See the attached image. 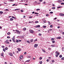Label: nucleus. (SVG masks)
Listing matches in <instances>:
<instances>
[{
	"label": "nucleus",
	"instance_id": "1",
	"mask_svg": "<svg viewBox=\"0 0 64 64\" xmlns=\"http://www.w3.org/2000/svg\"><path fill=\"white\" fill-rule=\"evenodd\" d=\"M16 32H15V33H17L18 34H20V32L19 30H16Z\"/></svg>",
	"mask_w": 64,
	"mask_h": 64
},
{
	"label": "nucleus",
	"instance_id": "2",
	"mask_svg": "<svg viewBox=\"0 0 64 64\" xmlns=\"http://www.w3.org/2000/svg\"><path fill=\"white\" fill-rule=\"evenodd\" d=\"M38 44H34V48H36V47H37V46H38Z\"/></svg>",
	"mask_w": 64,
	"mask_h": 64
},
{
	"label": "nucleus",
	"instance_id": "3",
	"mask_svg": "<svg viewBox=\"0 0 64 64\" xmlns=\"http://www.w3.org/2000/svg\"><path fill=\"white\" fill-rule=\"evenodd\" d=\"M30 33H34V31L32 30H30Z\"/></svg>",
	"mask_w": 64,
	"mask_h": 64
},
{
	"label": "nucleus",
	"instance_id": "4",
	"mask_svg": "<svg viewBox=\"0 0 64 64\" xmlns=\"http://www.w3.org/2000/svg\"><path fill=\"white\" fill-rule=\"evenodd\" d=\"M9 55H10L11 56H13V54L11 52H10L9 53Z\"/></svg>",
	"mask_w": 64,
	"mask_h": 64
},
{
	"label": "nucleus",
	"instance_id": "5",
	"mask_svg": "<svg viewBox=\"0 0 64 64\" xmlns=\"http://www.w3.org/2000/svg\"><path fill=\"white\" fill-rule=\"evenodd\" d=\"M60 38H61V37L60 36L56 38L57 39H60Z\"/></svg>",
	"mask_w": 64,
	"mask_h": 64
},
{
	"label": "nucleus",
	"instance_id": "6",
	"mask_svg": "<svg viewBox=\"0 0 64 64\" xmlns=\"http://www.w3.org/2000/svg\"><path fill=\"white\" fill-rule=\"evenodd\" d=\"M40 27V25H38L36 26V28H38V27Z\"/></svg>",
	"mask_w": 64,
	"mask_h": 64
},
{
	"label": "nucleus",
	"instance_id": "7",
	"mask_svg": "<svg viewBox=\"0 0 64 64\" xmlns=\"http://www.w3.org/2000/svg\"><path fill=\"white\" fill-rule=\"evenodd\" d=\"M17 49L18 50V51H20L21 50V49L19 48H18Z\"/></svg>",
	"mask_w": 64,
	"mask_h": 64
},
{
	"label": "nucleus",
	"instance_id": "8",
	"mask_svg": "<svg viewBox=\"0 0 64 64\" xmlns=\"http://www.w3.org/2000/svg\"><path fill=\"white\" fill-rule=\"evenodd\" d=\"M23 58V56H20V60H21V59H22V58Z\"/></svg>",
	"mask_w": 64,
	"mask_h": 64
},
{
	"label": "nucleus",
	"instance_id": "9",
	"mask_svg": "<svg viewBox=\"0 0 64 64\" xmlns=\"http://www.w3.org/2000/svg\"><path fill=\"white\" fill-rule=\"evenodd\" d=\"M60 16H63V14L62 13H60Z\"/></svg>",
	"mask_w": 64,
	"mask_h": 64
},
{
	"label": "nucleus",
	"instance_id": "10",
	"mask_svg": "<svg viewBox=\"0 0 64 64\" xmlns=\"http://www.w3.org/2000/svg\"><path fill=\"white\" fill-rule=\"evenodd\" d=\"M34 41V40H33V39H31L30 40V41L31 42H33Z\"/></svg>",
	"mask_w": 64,
	"mask_h": 64
},
{
	"label": "nucleus",
	"instance_id": "11",
	"mask_svg": "<svg viewBox=\"0 0 64 64\" xmlns=\"http://www.w3.org/2000/svg\"><path fill=\"white\" fill-rule=\"evenodd\" d=\"M42 27H43V28H46V26H42Z\"/></svg>",
	"mask_w": 64,
	"mask_h": 64
},
{
	"label": "nucleus",
	"instance_id": "12",
	"mask_svg": "<svg viewBox=\"0 0 64 64\" xmlns=\"http://www.w3.org/2000/svg\"><path fill=\"white\" fill-rule=\"evenodd\" d=\"M12 40L14 42H16V41H15V40H14V39L13 38H12Z\"/></svg>",
	"mask_w": 64,
	"mask_h": 64
},
{
	"label": "nucleus",
	"instance_id": "13",
	"mask_svg": "<svg viewBox=\"0 0 64 64\" xmlns=\"http://www.w3.org/2000/svg\"><path fill=\"white\" fill-rule=\"evenodd\" d=\"M26 42L27 43H29V44H30V42L29 41V40H28L26 41Z\"/></svg>",
	"mask_w": 64,
	"mask_h": 64
},
{
	"label": "nucleus",
	"instance_id": "14",
	"mask_svg": "<svg viewBox=\"0 0 64 64\" xmlns=\"http://www.w3.org/2000/svg\"><path fill=\"white\" fill-rule=\"evenodd\" d=\"M61 2H62V1L61 0L58 1V3H61Z\"/></svg>",
	"mask_w": 64,
	"mask_h": 64
},
{
	"label": "nucleus",
	"instance_id": "15",
	"mask_svg": "<svg viewBox=\"0 0 64 64\" xmlns=\"http://www.w3.org/2000/svg\"><path fill=\"white\" fill-rule=\"evenodd\" d=\"M3 12L0 11V14L1 15L2 14H3Z\"/></svg>",
	"mask_w": 64,
	"mask_h": 64
},
{
	"label": "nucleus",
	"instance_id": "16",
	"mask_svg": "<svg viewBox=\"0 0 64 64\" xmlns=\"http://www.w3.org/2000/svg\"><path fill=\"white\" fill-rule=\"evenodd\" d=\"M54 39H54V38H52L51 39V40L52 41H54Z\"/></svg>",
	"mask_w": 64,
	"mask_h": 64
},
{
	"label": "nucleus",
	"instance_id": "17",
	"mask_svg": "<svg viewBox=\"0 0 64 64\" xmlns=\"http://www.w3.org/2000/svg\"><path fill=\"white\" fill-rule=\"evenodd\" d=\"M13 18H10V21H13Z\"/></svg>",
	"mask_w": 64,
	"mask_h": 64
},
{
	"label": "nucleus",
	"instance_id": "18",
	"mask_svg": "<svg viewBox=\"0 0 64 64\" xmlns=\"http://www.w3.org/2000/svg\"><path fill=\"white\" fill-rule=\"evenodd\" d=\"M44 22V23H46V20H44L43 21Z\"/></svg>",
	"mask_w": 64,
	"mask_h": 64
},
{
	"label": "nucleus",
	"instance_id": "19",
	"mask_svg": "<svg viewBox=\"0 0 64 64\" xmlns=\"http://www.w3.org/2000/svg\"><path fill=\"white\" fill-rule=\"evenodd\" d=\"M12 18H14V19H16V18H15V17H14V16H12Z\"/></svg>",
	"mask_w": 64,
	"mask_h": 64
},
{
	"label": "nucleus",
	"instance_id": "20",
	"mask_svg": "<svg viewBox=\"0 0 64 64\" xmlns=\"http://www.w3.org/2000/svg\"><path fill=\"white\" fill-rule=\"evenodd\" d=\"M60 58H62V55H60L59 56Z\"/></svg>",
	"mask_w": 64,
	"mask_h": 64
},
{
	"label": "nucleus",
	"instance_id": "21",
	"mask_svg": "<svg viewBox=\"0 0 64 64\" xmlns=\"http://www.w3.org/2000/svg\"><path fill=\"white\" fill-rule=\"evenodd\" d=\"M3 51H4V52H5V51H6V50H5V48H3Z\"/></svg>",
	"mask_w": 64,
	"mask_h": 64
},
{
	"label": "nucleus",
	"instance_id": "22",
	"mask_svg": "<svg viewBox=\"0 0 64 64\" xmlns=\"http://www.w3.org/2000/svg\"><path fill=\"white\" fill-rule=\"evenodd\" d=\"M29 61H30V60H26V62H29Z\"/></svg>",
	"mask_w": 64,
	"mask_h": 64
},
{
	"label": "nucleus",
	"instance_id": "23",
	"mask_svg": "<svg viewBox=\"0 0 64 64\" xmlns=\"http://www.w3.org/2000/svg\"><path fill=\"white\" fill-rule=\"evenodd\" d=\"M52 9H55L56 8L55 7H52Z\"/></svg>",
	"mask_w": 64,
	"mask_h": 64
},
{
	"label": "nucleus",
	"instance_id": "24",
	"mask_svg": "<svg viewBox=\"0 0 64 64\" xmlns=\"http://www.w3.org/2000/svg\"><path fill=\"white\" fill-rule=\"evenodd\" d=\"M39 10H40V9L38 8L36 10V11H39Z\"/></svg>",
	"mask_w": 64,
	"mask_h": 64
},
{
	"label": "nucleus",
	"instance_id": "25",
	"mask_svg": "<svg viewBox=\"0 0 64 64\" xmlns=\"http://www.w3.org/2000/svg\"><path fill=\"white\" fill-rule=\"evenodd\" d=\"M48 22V23L49 25H50L51 24H50V22Z\"/></svg>",
	"mask_w": 64,
	"mask_h": 64
},
{
	"label": "nucleus",
	"instance_id": "26",
	"mask_svg": "<svg viewBox=\"0 0 64 64\" xmlns=\"http://www.w3.org/2000/svg\"><path fill=\"white\" fill-rule=\"evenodd\" d=\"M26 30V28H23L24 30Z\"/></svg>",
	"mask_w": 64,
	"mask_h": 64
},
{
	"label": "nucleus",
	"instance_id": "27",
	"mask_svg": "<svg viewBox=\"0 0 64 64\" xmlns=\"http://www.w3.org/2000/svg\"><path fill=\"white\" fill-rule=\"evenodd\" d=\"M53 12H50V14H53Z\"/></svg>",
	"mask_w": 64,
	"mask_h": 64
},
{
	"label": "nucleus",
	"instance_id": "28",
	"mask_svg": "<svg viewBox=\"0 0 64 64\" xmlns=\"http://www.w3.org/2000/svg\"><path fill=\"white\" fill-rule=\"evenodd\" d=\"M61 8V6H59V7H58L57 8L58 9H59L60 8Z\"/></svg>",
	"mask_w": 64,
	"mask_h": 64
},
{
	"label": "nucleus",
	"instance_id": "29",
	"mask_svg": "<svg viewBox=\"0 0 64 64\" xmlns=\"http://www.w3.org/2000/svg\"><path fill=\"white\" fill-rule=\"evenodd\" d=\"M39 63L40 64H41L42 63V61L40 62Z\"/></svg>",
	"mask_w": 64,
	"mask_h": 64
},
{
	"label": "nucleus",
	"instance_id": "30",
	"mask_svg": "<svg viewBox=\"0 0 64 64\" xmlns=\"http://www.w3.org/2000/svg\"><path fill=\"white\" fill-rule=\"evenodd\" d=\"M39 22H38V21H36L35 22V23H38Z\"/></svg>",
	"mask_w": 64,
	"mask_h": 64
},
{
	"label": "nucleus",
	"instance_id": "31",
	"mask_svg": "<svg viewBox=\"0 0 64 64\" xmlns=\"http://www.w3.org/2000/svg\"><path fill=\"white\" fill-rule=\"evenodd\" d=\"M8 35H10V32H8L7 34Z\"/></svg>",
	"mask_w": 64,
	"mask_h": 64
},
{
	"label": "nucleus",
	"instance_id": "32",
	"mask_svg": "<svg viewBox=\"0 0 64 64\" xmlns=\"http://www.w3.org/2000/svg\"><path fill=\"white\" fill-rule=\"evenodd\" d=\"M27 57L28 58H30L31 57V56H28Z\"/></svg>",
	"mask_w": 64,
	"mask_h": 64
},
{
	"label": "nucleus",
	"instance_id": "33",
	"mask_svg": "<svg viewBox=\"0 0 64 64\" xmlns=\"http://www.w3.org/2000/svg\"><path fill=\"white\" fill-rule=\"evenodd\" d=\"M20 11L21 12H23L24 11H23L22 10H21Z\"/></svg>",
	"mask_w": 64,
	"mask_h": 64
},
{
	"label": "nucleus",
	"instance_id": "34",
	"mask_svg": "<svg viewBox=\"0 0 64 64\" xmlns=\"http://www.w3.org/2000/svg\"><path fill=\"white\" fill-rule=\"evenodd\" d=\"M55 41H52V42L53 43H55Z\"/></svg>",
	"mask_w": 64,
	"mask_h": 64
},
{
	"label": "nucleus",
	"instance_id": "35",
	"mask_svg": "<svg viewBox=\"0 0 64 64\" xmlns=\"http://www.w3.org/2000/svg\"><path fill=\"white\" fill-rule=\"evenodd\" d=\"M39 14V13H36V12H35L34 14Z\"/></svg>",
	"mask_w": 64,
	"mask_h": 64
},
{
	"label": "nucleus",
	"instance_id": "36",
	"mask_svg": "<svg viewBox=\"0 0 64 64\" xmlns=\"http://www.w3.org/2000/svg\"><path fill=\"white\" fill-rule=\"evenodd\" d=\"M45 20V19L44 18L42 20V21H44V20Z\"/></svg>",
	"mask_w": 64,
	"mask_h": 64
},
{
	"label": "nucleus",
	"instance_id": "37",
	"mask_svg": "<svg viewBox=\"0 0 64 64\" xmlns=\"http://www.w3.org/2000/svg\"><path fill=\"white\" fill-rule=\"evenodd\" d=\"M5 49L6 50H8V48L7 47H6L5 48Z\"/></svg>",
	"mask_w": 64,
	"mask_h": 64
},
{
	"label": "nucleus",
	"instance_id": "38",
	"mask_svg": "<svg viewBox=\"0 0 64 64\" xmlns=\"http://www.w3.org/2000/svg\"><path fill=\"white\" fill-rule=\"evenodd\" d=\"M49 14H47L46 15V16H49Z\"/></svg>",
	"mask_w": 64,
	"mask_h": 64
},
{
	"label": "nucleus",
	"instance_id": "39",
	"mask_svg": "<svg viewBox=\"0 0 64 64\" xmlns=\"http://www.w3.org/2000/svg\"><path fill=\"white\" fill-rule=\"evenodd\" d=\"M56 57H58V54H56Z\"/></svg>",
	"mask_w": 64,
	"mask_h": 64
},
{
	"label": "nucleus",
	"instance_id": "40",
	"mask_svg": "<svg viewBox=\"0 0 64 64\" xmlns=\"http://www.w3.org/2000/svg\"><path fill=\"white\" fill-rule=\"evenodd\" d=\"M52 63H54V60H52Z\"/></svg>",
	"mask_w": 64,
	"mask_h": 64
},
{
	"label": "nucleus",
	"instance_id": "41",
	"mask_svg": "<svg viewBox=\"0 0 64 64\" xmlns=\"http://www.w3.org/2000/svg\"><path fill=\"white\" fill-rule=\"evenodd\" d=\"M28 18H32V16H29Z\"/></svg>",
	"mask_w": 64,
	"mask_h": 64
},
{
	"label": "nucleus",
	"instance_id": "42",
	"mask_svg": "<svg viewBox=\"0 0 64 64\" xmlns=\"http://www.w3.org/2000/svg\"><path fill=\"white\" fill-rule=\"evenodd\" d=\"M16 42H17V43H18V42H19V40H17L16 41Z\"/></svg>",
	"mask_w": 64,
	"mask_h": 64
},
{
	"label": "nucleus",
	"instance_id": "43",
	"mask_svg": "<svg viewBox=\"0 0 64 64\" xmlns=\"http://www.w3.org/2000/svg\"><path fill=\"white\" fill-rule=\"evenodd\" d=\"M42 59V57L40 58L39 59H40V60H41V59Z\"/></svg>",
	"mask_w": 64,
	"mask_h": 64
},
{
	"label": "nucleus",
	"instance_id": "44",
	"mask_svg": "<svg viewBox=\"0 0 64 64\" xmlns=\"http://www.w3.org/2000/svg\"><path fill=\"white\" fill-rule=\"evenodd\" d=\"M61 5H64V3H62L61 4Z\"/></svg>",
	"mask_w": 64,
	"mask_h": 64
},
{
	"label": "nucleus",
	"instance_id": "45",
	"mask_svg": "<svg viewBox=\"0 0 64 64\" xmlns=\"http://www.w3.org/2000/svg\"><path fill=\"white\" fill-rule=\"evenodd\" d=\"M1 56H3V54L2 53V54H1Z\"/></svg>",
	"mask_w": 64,
	"mask_h": 64
},
{
	"label": "nucleus",
	"instance_id": "46",
	"mask_svg": "<svg viewBox=\"0 0 64 64\" xmlns=\"http://www.w3.org/2000/svg\"><path fill=\"white\" fill-rule=\"evenodd\" d=\"M42 51H43V52H46V51H45L44 50H43V49H42Z\"/></svg>",
	"mask_w": 64,
	"mask_h": 64
},
{
	"label": "nucleus",
	"instance_id": "47",
	"mask_svg": "<svg viewBox=\"0 0 64 64\" xmlns=\"http://www.w3.org/2000/svg\"><path fill=\"white\" fill-rule=\"evenodd\" d=\"M2 48H4V47H5V46H2Z\"/></svg>",
	"mask_w": 64,
	"mask_h": 64
},
{
	"label": "nucleus",
	"instance_id": "48",
	"mask_svg": "<svg viewBox=\"0 0 64 64\" xmlns=\"http://www.w3.org/2000/svg\"><path fill=\"white\" fill-rule=\"evenodd\" d=\"M20 10L19 9H15V10Z\"/></svg>",
	"mask_w": 64,
	"mask_h": 64
},
{
	"label": "nucleus",
	"instance_id": "49",
	"mask_svg": "<svg viewBox=\"0 0 64 64\" xmlns=\"http://www.w3.org/2000/svg\"><path fill=\"white\" fill-rule=\"evenodd\" d=\"M52 25H51L50 26V27L51 28H52Z\"/></svg>",
	"mask_w": 64,
	"mask_h": 64
},
{
	"label": "nucleus",
	"instance_id": "50",
	"mask_svg": "<svg viewBox=\"0 0 64 64\" xmlns=\"http://www.w3.org/2000/svg\"><path fill=\"white\" fill-rule=\"evenodd\" d=\"M62 60H64V58L63 57L62 58H61Z\"/></svg>",
	"mask_w": 64,
	"mask_h": 64
},
{
	"label": "nucleus",
	"instance_id": "51",
	"mask_svg": "<svg viewBox=\"0 0 64 64\" xmlns=\"http://www.w3.org/2000/svg\"><path fill=\"white\" fill-rule=\"evenodd\" d=\"M58 51H56V54H58Z\"/></svg>",
	"mask_w": 64,
	"mask_h": 64
},
{
	"label": "nucleus",
	"instance_id": "52",
	"mask_svg": "<svg viewBox=\"0 0 64 64\" xmlns=\"http://www.w3.org/2000/svg\"><path fill=\"white\" fill-rule=\"evenodd\" d=\"M51 46L52 47H54V45H52Z\"/></svg>",
	"mask_w": 64,
	"mask_h": 64
},
{
	"label": "nucleus",
	"instance_id": "53",
	"mask_svg": "<svg viewBox=\"0 0 64 64\" xmlns=\"http://www.w3.org/2000/svg\"><path fill=\"white\" fill-rule=\"evenodd\" d=\"M37 40V39H36L35 40H34V41L35 42Z\"/></svg>",
	"mask_w": 64,
	"mask_h": 64
},
{
	"label": "nucleus",
	"instance_id": "54",
	"mask_svg": "<svg viewBox=\"0 0 64 64\" xmlns=\"http://www.w3.org/2000/svg\"><path fill=\"white\" fill-rule=\"evenodd\" d=\"M7 38H10V37L9 36H8L7 37Z\"/></svg>",
	"mask_w": 64,
	"mask_h": 64
},
{
	"label": "nucleus",
	"instance_id": "55",
	"mask_svg": "<svg viewBox=\"0 0 64 64\" xmlns=\"http://www.w3.org/2000/svg\"><path fill=\"white\" fill-rule=\"evenodd\" d=\"M43 4H45V3H46V2H43Z\"/></svg>",
	"mask_w": 64,
	"mask_h": 64
},
{
	"label": "nucleus",
	"instance_id": "56",
	"mask_svg": "<svg viewBox=\"0 0 64 64\" xmlns=\"http://www.w3.org/2000/svg\"><path fill=\"white\" fill-rule=\"evenodd\" d=\"M22 40H18V42H21Z\"/></svg>",
	"mask_w": 64,
	"mask_h": 64
},
{
	"label": "nucleus",
	"instance_id": "57",
	"mask_svg": "<svg viewBox=\"0 0 64 64\" xmlns=\"http://www.w3.org/2000/svg\"><path fill=\"white\" fill-rule=\"evenodd\" d=\"M43 0H40V2H42Z\"/></svg>",
	"mask_w": 64,
	"mask_h": 64
},
{
	"label": "nucleus",
	"instance_id": "58",
	"mask_svg": "<svg viewBox=\"0 0 64 64\" xmlns=\"http://www.w3.org/2000/svg\"><path fill=\"white\" fill-rule=\"evenodd\" d=\"M27 54V52H25L24 53V54Z\"/></svg>",
	"mask_w": 64,
	"mask_h": 64
},
{
	"label": "nucleus",
	"instance_id": "59",
	"mask_svg": "<svg viewBox=\"0 0 64 64\" xmlns=\"http://www.w3.org/2000/svg\"><path fill=\"white\" fill-rule=\"evenodd\" d=\"M6 11H9V10H8V9H6Z\"/></svg>",
	"mask_w": 64,
	"mask_h": 64
},
{
	"label": "nucleus",
	"instance_id": "60",
	"mask_svg": "<svg viewBox=\"0 0 64 64\" xmlns=\"http://www.w3.org/2000/svg\"><path fill=\"white\" fill-rule=\"evenodd\" d=\"M57 54L58 55H59V54H60V53H59V52H58V53Z\"/></svg>",
	"mask_w": 64,
	"mask_h": 64
},
{
	"label": "nucleus",
	"instance_id": "61",
	"mask_svg": "<svg viewBox=\"0 0 64 64\" xmlns=\"http://www.w3.org/2000/svg\"><path fill=\"white\" fill-rule=\"evenodd\" d=\"M23 18H25V17H26V16H23Z\"/></svg>",
	"mask_w": 64,
	"mask_h": 64
},
{
	"label": "nucleus",
	"instance_id": "62",
	"mask_svg": "<svg viewBox=\"0 0 64 64\" xmlns=\"http://www.w3.org/2000/svg\"><path fill=\"white\" fill-rule=\"evenodd\" d=\"M49 60H47L46 61H47V62H49Z\"/></svg>",
	"mask_w": 64,
	"mask_h": 64
},
{
	"label": "nucleus",
	"instance_id": "63",
	"mask_svg": "<svg viewBox=\"0 0 64 64\" xmlns=\"http://www.w3.org/2000/svg\"><path fill=\"white\" fill-rule=\"evenodd\" d=\"M39 36H41V34H39Z\"/></svg>",
	"mask_w": 64,
	"mask_h": 64
},
{
	"label": "nucleus",
	"instance_id": "64",
	"mask_svg": "<svg viewBox=\"0 0 64 64\" xmlns=\"http://www.w3.org/2000/svg\"><path fill=\"white\" fill-rule=\"evenodd\" d=\"M15 4H14L12 5V6H15Z\"/></svg>",
	"mask_w": 64,
	"mask_h": 64
}]
</instances>
